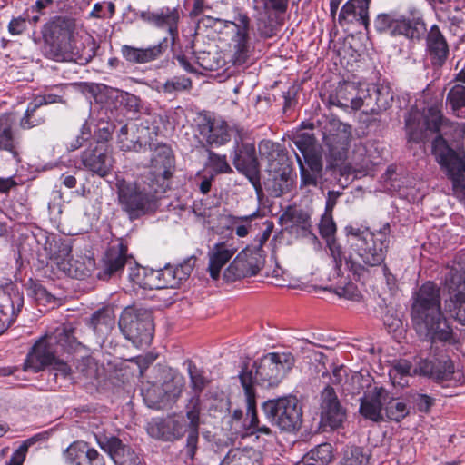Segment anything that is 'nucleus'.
I'll list each match as a JSON object with an SVG mask.
<instances>
[{"mask_svg": "<svg viewBox=\"0 0 465 465\" xmlns=\"http://www.w3.org/2000/svg\"><path fill=\"white\" fill-rule=\"evenodd\" d=\"M346 419V412L341 407L334 389L326 386L321 393V422L323 426L337 429Z\"/></svg>", "mask_w": 465, "mask_h": 465, "instance_id": "obj_18", "label": "nucleus"}, {"mask_svg": "<svg viewBox=\"0 0 465 465\" xmlns=\"http://www.w3.org/2000/svg\"><path fill=\"white\" fill-rule=\"evenodd\" d=\"M169 45L168 38L164 37L157 45L147 48V62L161 57L167 51Z\"/></svg>", "mask_w": 465, "mask_h": 465, "instance_id": "obj_59", "label": "nucleus"}, {"mask_svg": "<svg viewBox=\"0 0 465 465\" xmlns=\"http://www.w3.org/2000/svg\"><path fill=\"white\" fill-rule=\"evenodd\" d=\"M296 159L300 168L301 185L317 186L322 176V157L302 161L300 155L296 154Z\"/></svg>", "mask_w": 465, "mask_h": 465, "instance_id": "obj_38", "label": "nucleus"}, {"mask_svg": "<svg viewBox=\"0 0 465 465\" xmlns=\"http://www.w3.org/2000/svg\"><path fill=\"white\" fill-rule=\"evenodd\" d=\"M322 143L329 157L339 164L347 158L351 140V125L336 118L328 119L322 127Z\"/></svg>", "mask_w": 465, "mask_h": 465, "instance_id": "obj_10", "label": "nucleus"}, {"mask_svg": "<svg viewBox=\"0 0 465 465\" xmlns=\"http://www.w3.org/2000/svg\"><path fill=\"white\" fill-rule=\"evenodd\" d=\"M388 104V93L384 94L383 89L376 84L357 85V91L351 100V109L355 111L365 107L371 113H377L386 109Z\"/></svg>", "mask_w": 465, "mask_h": 465, "instance_id": "obj_17", "label": "nucleus"}, {"mask_svg": "<svg viewBox=\"0 0 465 465\" xmlns=\"http://www.w3.org/2000/svg\"><path fill=\"white\" fill-rule=\"evenodd\" d=\"M195 262L196 258L190 256L174 267L166 263L164 267L162 268L164 288L178 287L183 281L186 280L191 275L195 266Z\"/></svg>", "mask_w": 465, "mask_h": 465, "instance_id": "obj_33", "label": "nucleus"}, {"mask_svg": "<svg viewBox=\"0 0 465 465\" xmlns=\"http://www.w3.org/2000/svg\"><path fill=\"white\" fill-rule=\"evenodd\" d=\"M294 364V359L291 354L272 352L263 356L258 362H254L251 370H242L240 374L252 373V389L255 384L264 388L277 386L287 371Z\"/></svg>", "mask_w": 465, "mask_h": 465, "instance_id": "obj_5", "label": "nucleus"}, {"mask_svg": "<svg viewBox=\"0 0 465 465\" xmlns=\"http://www.w3.org/2000/svg\"><path fill=\"white\" fill-rule=\"evenodd\" d=\"M264 264L262 251L259 248H246L240 252L223 272V279L235 282L241 278L257 274Z\"/></svg>", "mask_w": 465, "mask_h": 465, "instance_id": "obj_12", "label": "nucleus"}, {"mask_svg": "<svg viewBox=\"0 0 465 465\" xmlns=\"http://www.w3.org/2000/svg\"><path fill=\"white\" fill-rule=\"evenodd\" d=\"M440 290L432 282L423 283L413 295L411 320L418 336L424 341H447L450 330L442 316Z\"/></svg>", "mask_w": 465, "mask_h": 465, "instance_id": "obj_2", "label": "nucleus"}, {"mask_svg": "<svg viewBox=\"0 0 465 465\" xmlns=\"http://www.w3.org/2000/svg\"><path fill=\"white\" fill-rule=\"evenodd\" d=\"M319 230L322 237L327 238L334 234L336 225L332 218V213L324 212L320 221Z\"/></svg>", "mask_w": 465, "mask_h": 465, "instance_id": "obj_53", "label": "nucleus"}, {"mask_svg": "<svg viewBox=\"0 0 465 465\" xmlns=\"http://www.w3.org/2000/svg\"><path fill=\"white\" fill-rule=\"evenodd\" d=\"M236 127H230L221 118H206L199 124L200 134L211 145H223L230 141L232 134H236ZM236 134H234L235 136Z\"/></svg>", "mask_w": 465, "mask_h": 465, "instance_id": "obj_19", "label": "nucleus"}, {"mask_svg": "<svg viewBox=\"0 0 465 465\" xmlns=\"http://www.w3.org/2000/svg\"><path fill=\"white\" fill-rule=\"evenodd\" d=\"M335 293L340 297L352 301H359L361 297L360 292L352 283H348L345 286H338L335 289Z\"/></svg>", "mask_w": 465, "mask_h": 465, "instance_id": "obj_58", "label": "nucleus"}, {"mask_svg": "<svg viewBox=\"0 0 465 465\" xmlns=\"http://www.w3.org/2000/svg\"><path fill=\"white\" fill-rule=\"evenodd\" d=\"M81 165L84 170L100 177L108 175L114 166V159L110 147L104 142H94L80 154Z\"/></svg>", "mask_w": 465, "mask_h": 465, "instance_id": "obj_13", "label": "nucleus"}, {"mask_svg": "<svg viewBox=\"0 0 465 465\" xmlns=\"http://www.w3.org/2000/svg\"><path fill=\"white\" fill-rule=\"evenodd\" d=\"M192 82L189 78L184 76L173 77L172 80L165 82L163 84L164 92L172 93L176 91L187 90L191 87Z\"/></svg>", "mask_w": 465, "mask_h": 465, "instance_id": "obj_52", "label": "nucleus"}, {"mask_svg": "<svg viewBox=\"0 0 465 465\" xmlns=\"http://www.w3.org/2000/svg\"><path fill=\"white\" fill-rule=\"evenodd\" d=\"M411 397L412 403L421 412H428L434 403V400L426 394L414 393Z\"/></svg>", "mask_w": 465, "mask_h": 465, "instance_id": "obj_57", "label": "nucleus"}, {"mask_svg": "<svg viewBox=\"0 0 465 465\" xmlns=\"http://www.w3.org/2000/svg\"><path fill=\"white\" fill-rule=\"evenodd\" d=\"M23 304L24 298L18 291H0V334L15 322Z\"/></svg>", "mask_w": 465, "mask_h": 465, "instance_id": "obj_21", "label": "nucleus"}, {"mask_svg": "<svg viewBox=\"0 0 465 465\" xmlns=\"http://www.w3.org/2000/svg\"><path fill=\"white\" fill-rule=\"evenodd\" d=\"M118 199L122 209L131 220L137 219L145 213V194L136 183H120Z\"/></svg>", "mask_w": 465, "mask_h": 465, "instance_id": "obj_16", "label": "nucleus"}, {"mask_svg": "<svg viewBox=\"0 0 465 465\" xmlns=\"http://www.w3.org/2000/svg\"><path fill=\"white\" fill-rule=\"evenodd\" d=\"M262 411L270 422L281 430L293 432L302 423V409L295 396H283L264 401Z\"/></svg>", "mask_w": 465, "mask_h": 465, "instance_id": "obj_7", "label": "nucleus"}, {"mask_svg": "<svg viewBox=\"0 0 465 465\" xmlns=\"http://www.w3.org/2000/svg\"><path fill=\"white\" fill-rule=\"evenodd\" d=\"M409 143H426L429 134L437 133L431 142V153L447 172L455 190H465V125L443 124L440 106L431 105L423 112L412 108L405 118Z\"/></svg>", "mask_w": 465, "mask_h": 465, "instance_id": "obj_1", "label": "nucleus"}, {"mask_svg": "<svg viewBox=\"0 0 465 465\" xmlns=\"http://www.w3.org/2000/svg\"><path fill=\"white\" fill-rule=\"evenodd\" d=\"M357 91V84L354 83H344L340 85L334 95L330 96V104L341 108H351V100Z\"/></svg>", "mask_w": 465, "mask_h": 465, "instance_id": "obj_44", "label": "nucleus"}, {"mask_svg": "<svg viewBox=\"0 0 465 465\" xmlns=\"http://www.w3.org/2000/svg\"><path fill=\"white\" fill-rule=\"evenodd\" d=\"M345 232L351 249L345 262L350 271L361 276L369 267L382 263L389 246V224L377 232H371L369 228L348 225L345 227Z\"/></svg>", "mask_w": 465, "mask_h": 465, "instance_id": "obj_3", "label": "nucleus"}, {"mask_svg": "<svg viewBox=\"0 0 465 465\" xmlns=\"http://www.w3.org/2000/svg\"><path fill=\"white\" fill-rule=\"evenodd\" d=\"M41 438V435H35L28 440H26L12 455L11 460L7 465H22L26 452L28 450V447L34 444Z\"/></svg>", "mask_w": 465, "mask_h": 465, "instance_id": "obj_51", "label": "nucleus"}, {"mask_svg": "<svg viewBox=\"0 0 465 465\" xmlns=\"http://www.w3.org/2000/svg\"><path fill=\"white\" fill-rule=\"evenodd\" d=\"M374 27L379 33L404 36L412 41H420L427 32L421 17L406 16L393 12L379 14L374 20Z\"/></svg>", "mask_w": 465, "mask_h": 465, "instance_id": "obj_8", "label": "nucleus"}, {"mask_svg": "<svg viewBox=\"0 0 465 465\" xmlns=\"http://www.w3.org/2000/svg\"><path fill=\"white\" fill-rule=\"evenodd\" d=\"M414 372L428 376L436 381H449L454 373V364L448 357L436 361L420 360Z\"/></svg>", "mask_w": 465, "mask_h": 465, "instance_id": "obj_28", "label": "nucleus"}, {"mask_svg": "<svg viewBox=\"0 0 465 465\" xmlns=\"http://www.w3.org/2000/svg\"><path fill=\"white\" fill-rule=\"evenodd\" d=\"M332 460V447L322 443L307 453L296 465H328Z\"/></svg>", "mask_w": 465, "mask_h": 465, "instance_id": "obj_41", "label": "nucleus"}, {"mask_svg": "<svg viewBox=\"0 0 465 465\" xmlns=\"http://www.w3.org/2000/svg\"><path fill=\"white\" fill-rule=\"evenodd\" d=\"M200 65L209 71H215L220 69L223 65V61L220 58H216L214 54L211 53H203L202 56L198 57Z\"/></svg>", "mask_w": 465, "mask_h": 465, "instance_id": "obj_54", "label": "nucleus"}, {"mask_svg": "<svg viewBox=\"0 0 465 465\" xmlns=\"http://www.w3.org/2000/svg\"><path fill=\"white\" fill-rule=\"evenodd\" d=\"M57 251L51 253L60 271L71 278L80 279L86 275L85 270L78 261L71 256L72 248L68 243L55 242Z\"/></svg>", "mask_w": 465, "mask_h": 465, "instance_id": "obj_25", "label": "nucleus"}, {"mask_svg": "<svg viewBox=\"0 0 465 465\" xmlns=\"http://www.w3.org/2000/svg\"><path fill=\"white\" fill-rule=\"evenodd\" d=\"M179 12L177 8L163 7L156 12L147 15V21L157 27L166 28L171 36L172 44L177 35L179 22Z\"/></svg>", "mask_w": 465, "mask_h": 465, "instance_id": "obj_36", "label": "nucleus"}, {"mask_svg": "<svg viewBox=\"0 0 465 465\" xmlns=\"http://www.w3.org/2000/svg\"><path fill=\"white\" fill-rule=\"evenodd\" d=\"M371 0H349L341 7L338 21L341 25H362L368 29L370 25L369 7Z\"/></svg>", "mask_w": 465, "mask_h": 465, "instance_id": "obj_24", "label": "nucleus"}, {"mask_svg": "<svg viewBox=\"0 0 465 465\" xmlns=\"http://www.w3.org/2000/svg\"><path fill=\"white\" fill-rule=\"evenodd\" d=\"M94 361L92 358H84L78 363L77 369L87 378L94 375Z\"/></svg>", "mask_w": 465, "mask_h": 465, "instance_id": "obj_63", "label": "nucleus"}, {"mask_svg": "<svg viewBox=\"0 0 465 465\" xmlns=\"http://www.w3.org/2000/svg\"><path fill=\"white\" fill-rule=\"evenodd\" d=\"M342 465H369V455L360 447L347 448Z\"/></svg>", "mask_w": 465, "mask_h": 465, "instance_id": "obj_49", "label": "nucleus"}, {"mask_svg": "<svg viewBox=\"0 0 465 465\" xmlns=\"http://www.w3.org/2000/svg\"><path fill=\"white\" fill-rule=\"evenodd\" d=\"M294 145L301 152L303 160H311L314 158H322V152L316 143V139L312 134L301 133L292 138Z\"/></svg>", "mask_w": 465, "mask_h": 465, "instance_id": "obj_40", "label": "nucleus"}, {"mask_svg": "<svg viewBox=\"0 0 465 465\" xmlns=\"http://www.w3.org/2000/svg\"><path fill=\"white\" fill-rule=\"evenodd\" d=\"M98 445L108 453L115 465H142L135 452L117 437L98 440Z\"/></svg>", "mask_w": 465, "mask_h": 465, "instance_id": "obj_20", "label": "nucleus"}, {"mask_svg": "<svg viewBox=\"0 0 465 465\" xmlns=\"http://www.w3.org/2000/svg\"><path fill=\"white\" fill-rule=\"evenodd\" d=\"M187 419L189 420V424L187 430V452L190 458H193L196 449H197V441H198V427H199V411L195 408L189 411L186 414Z\"/></svg>", "mask_w": 465, "mask_h": 465, "instance_id": "obj_43", "label": "nucleus"}, {"mask_svg": "<svg viewBox=\"0 0 465 465\" xmlns=\"http://www.w3.org/2000/svg\"><path fill=\"white\" fill-rule=\"evenodd\" d=\"M411 363L407 360H395L389 371V376L394 385L405 386L407 378L411 375Z\"/></svg>", "mask_w": 465, "mask_h": 465, "instance_id": "obj_45", "label": "nucleus"}, {"mask_svg": "<svg viewBox=\"0 0 465 465\" xmlns=\"http://www.w3.org/2000/svg\"><path fill=\"white\" fill-rule=\"evenodd\" d=\"M26 30V18L18 16L13 18L8 24V32L13 35H18Z\"/></svg>", "mask_w": 465, "mask_h": 465, "instance_id": "obj_61", "label": "nucleus"}, {"mask_svg": "<svg viewBox=\"0 0 465 465\" xmlns=\"http://www.w3.org/2000/svg\"><path fill=\"white\" fill-rule=\"evenodd\" d=\"M280 223L286 229L309 232L312 227L311 214L302 209L288 207L280 217Z\"/></svg>", "mask_w": 465, "mask_h": 465, "instance_id": "obj_37", "label": "nucleus"}, {"mask_svg": "<svg viewBox=\"0 0 465 465\" xmlns=\"http://www.w3.org/2000/svg\"><path fill=\"white\" fill-rule=\"evenodd\" d=\"M77 465H105L104 457L95 450L92 449L87 451V460L83 464Z\"/></svg>", "mask_w": 465, "mask_h": 465, "instance_id": "obj_64", "label": "nucleus"}, {"mask_svg": "<svg viewBox=\"0 0 465 465\" xmlns=\"http://www.w3.org/2000/svg\"><path fill=\"white\" fill-rule=\"evenodd\" d=\"M121 54L127 63L143 64L145 63V49L137 48L133 45H124L121 47Z\"/></svg>", "mask_w": 465, "mask_h": 465, "instance_id": "obj_50", "label": "nucleus"}, {"mask_svg": "<svg viewBox=\"0 0 465 465\" xmlns=\"http://www.w3.org/2000/svg\"><path fill=\"white\" fill-rule=\"evenodd\" d=\"M150 183H147V210L150 208L149 202L157 200L166 192L168 179L174 170V157L171 148L164 143L157 144L151 154L149 165Z\"/></svg>", "mask_w": 465, "mask_h": 465, "instance_id": "obj_6", "label": "nucleus"}, {"mask_svg": "<svg viewBox=\"0 0 465 465\" xmlns=\"http://www.w3.org/2000/svg\"><path fill=\"white\" fill-rule=\"evenodd\" d=\"M389 399V392L383 388H376L373 393L361 399V414L372 421L383 419L382 409L385 408V400Z\"/></svg>", "mask_w": 465, "mask_h": 465, "instance_id": "obj_32", "label": "nucleus"}, {"mask_svg": "<svg viewBox=\"0 0 465 465\" xmlns=\"http://www.w3.org/2000/svg\"><path fill=\"white\" fill-rule=\"evenodd\" d=\"M203 22L214 26L220 41H230L232 52L231 60L234 65H242L247 62L251 51V20L246 14L239 13L234 15L233 20L213 19L207 16Z\"/></svg>", "mask_w": 465, "mask_h": 465, "instance_id": "obj_4", "label": "nucleus"}, {"mask_svg": "<svg viewBox=\"0 0 465 465\" xmlns=\"http://www.w3.org/2000/svg\"><path fill=\"white\" fill-rule=\"evenodd\" d=\"M385 412L388 419L400 421L409 414L407 405L389 395V399L385 400Z\"/></svg>", "mask_w": 465, "mask_h": 465, "instance_id": "obj_48", "label": "nucleus"}, {"mask_svg": "<svg viewBox=\"0 0 465 465\" xmlns=\"http://www.w3.org/2000/svg\"><path fill=\"white\" fill-rule=\"evenodd\" d=\"M160 378L153 381V388L147 389V400L149 407L161 409L173 402L180 395L181 387L171 389L172 383L167 381L170 376L169 370L165 366L158 365Z\"/></svg>", "mask_w": 465, "mask_h": 465, "instance_id": "obj_15", "label": "nucleus"}, {"mask_svg": "<svg viewBox=\"0 0 465 465\" xmlns=\"http://www.w3.org/2000/svg\"><path fill=\"white\" fill-rule=\"evenodd\" d=\"M445 282L450 292V298L445 302V310L465 326V252L457 255L446 274Z\"/></svg>", "mask_w": 465, "mask_h": 465, "instance_id": "obj_9", "label": "nucleus"}, {"mask_svg": "<svg viewBox=\"0 0 465 465\" xmlns=\"http://www.w3.org/2000/svg\"><path fill=\"white\" fill-rule=\"evenodd\" d=\"M46 114L41 110V100H32L20 121L24 129H30L41 125L45 122Z\"/></svg>", "mask_w": 465, "mask_h": 465, "instance_id": "obj_42", "label": "nucleus"}, {"mask_svg": "<svg viewBox=\"0 0 465 465\" xmlns=\"http://www.w3.org/2000/svg\"><path fill=\"white\" fill-rule=\"evenodd\" d=\"M427 54L434 67L442 66L449 55V45L438 25L430 27L426 37Z\"/></svg>", "mask_w": 465, "mask_h": 465, "instance_id": "obj_27", "label": "nucleus"}, {"mask_svg": "<svg viewBox=\"0 0 465 465\" xmlns=\"http://www.w3.org/2000/svg\"><path fill=\"white\" fill-rule=\"evenodd\" d=\"M145 311L133 307L125 308L119 320V327L130 340L143 341L145 335Z\"/></svg>", "mask_w": 465, "mask_h": 465, "instance_id": "obj_22", "label": "nucleus"}, {"mask_svg": "<svg viewBox=\"0 0 465 465\" xmlns=\"http://www.w3.org/2000/svg\"><path fill=\"white\" fill-rule=\"evenodd\" d=\"M15 124V119L13 114L0 115V150L10 153L14 159L19 160L21 139L13 130Z\"/></svg>", "mask_w": 465, "mask_h": 465, "instance_id": "obj_26", "label": "nucleus"}, {"mask_svg": "<svg viewBox=\"0 0 465 465\" xmlns=\"http://www.w3.org/2000/svg\"><path fill=\"white\" fill-rule=\"evenodd\" d=\"M87 443L82 440H75L72 442L62 453V458L67 465L83 464L79 459L85 454L87 460V451L92 450Z\"/></svg>", "mask_w": 465, "mask_h": 465, "instance_id": "obj_46", "label": "nucleus"}, {"mask_svg": "<svg viewBox=\"0 0 465 465\" xmlns=\"http://www.w3.org/2000/svg\"><path fill=\"white\" fill-rule=\"evenodd\" d=\"M188 371L193 389L196 391H201L207 383V380L203 376V371L192 364L189 365Z\"/></svg>", "mask_w": 465, "mask_h": 465, "instance_id": "obj_55", "label": "nucleus"}, {"mask_svg": "<svg viewBox=\"0 0 465 465\" xmlns=\"http://www.w3.org/2000/svg\"><path fill=\"white\" fill-rule=\"evenodd\" d=\"M232 163L236 170L243 173L254 183L258 179L259 161L253 143H243L240 130H236L234 136V155Z\"/></svg>", "mask_w": 465, "mask_h": 465, "instance_id": "obj_14", "label": "nucleus"}, {"mask_svg": "<svg viewBox=\"0 0 465 465\" xmlns=\"http://www.w3.org/2000/svg\"><path fill=\"white\" fill-rule=\"evenodd\" d=\"M55 357L50 345L44 341H38L33 347L25 362V369H33L35 372L47 366H54Z\"/></svg>", "mask_w": 465, "mask_h": 465, "instance_id": "obj_35", "label": "nucleus"}, {"mask_svg": "<svg viewBox=\"0 0 465 465\" xmlns=\"http://www.w3.org/2000/svg\"><path fill=\"white\" fill-rule=\"evenodd\" d=\"M163 272L161 269H151L147 272V287L150 289H163Z\"/></svg>", "mask_w": 465, "mask_h": 465, "instance_id": "obj_60", "label": "nucleus"}, {"mask_svg": "<svg viewBox=\"0 0 465 465\" xmlns=\"http://www.w3.org/2000/svg\"><path fill=\"white\" fill-rule=\"evenodd\" d=\"M211 161L216 171L219 173H230L232 172V168L230 167L229 163H227L226 156L225 155H218L215 153H211Z\"/></svg>", "mask_w": 465, "mask_h": 465, "instance_id": "obj_62", "label": "nucleus"}, {"mask_svg": "<svg viewBox=\"0 0 465 465\" xmlns=\"http://www.w3.org/2000/svg\"><path fill=\"white\" fill-rule=\"evenodd\" d=\"M188 425L183 417H170L160 420L154 425L151 424L147 429L153 436L164 440L180 439L187 430Z\"/></svg>", "mask_w": 465, "mask_h": 465, "instance_id": "obj_31", "label": "nucleus"}, {"mask_svg": "<svg viewBox=\"0 0 465 465\" xmlns=\"http://www.w3.org/2000/svg\"><path fill=\"white\" fill-rule=\"evenodd\" d=\"M236 249L226 242L214 244L208 252V268L207 271L213 280H218L222 268L234 255Z\"/></svg>", "mask_w": 465, "mask_h": 465, "instance_id": "obj_34", "label": "nucleus"}, {"mask_svg": "<svg viewBox=\"0 0 465 465\" xmlns=\"http://www.w3.org/2000/svg\"><path fill=\"white\" fill-rule=\"evenodd\" d=\"M90 323L95 332H104L112 328L114 320L109 310L102 309L92 315Z\"/></svg>", "mask_w": 465, "mask_h": 465, "instance_id": "obj_47", "label": "nucleus"}, {"mask_svg": "<svg viewBox=\"0 0 465 465\" xmlns=\"http://www.w3.org/2000/svg\"><path fill=\"white\" fill-rule=\"evenodd\" d=\"M75 30V20L69 16H55L45 25L43 37L46 44L56 50L55 57L71 48Z\"/></svg>", "mask_w": 465, "mask_h": 465, "instance_id": "obj_11", "label": "nucleus"}, {"mask_svg": "<svg viewBox=\"0 0 465 465\" xmlns=\"http://www.w3.org/2000/svg\"><path fill=\"white\" fill-rule=\"evenodd\" d=\"M252 379V373H244L242 375V386L244 390L247 404L246 415L249 417V424H244V427L248 430H252L251 433H256L257 437H259L260 434L272 436V431L268 426L259 425L256 411L255 391L252 389L251 386Z\"/></svg>", "mask_w": 465, "mask_h": 465, "instance_id": "obj_23", "label": "nucleus"}, {"mask_svg": "<svg viewBox=\"0 0 465 465\" xmlns=\"http://www.w3.org/2000/svg\"><path fill=\"white\" fill-rule=\"evenodd\" d=\"M145 137V125L141 123L130 122L120 128L117 143L122 151L140 152Z\"/></svg>", "mask_w": 465, "mask_h": 465, "instance_id": "obj_29", "label": "nucleus"}, {"mask_svg": "<svg viewBox=\"0 0 465 465\" xmlns=\"http://www.w3.org/2000/svg\"><path fill=\"white\" fill-rule=\"evenodd\" d=\"M456 80L462 84H455L447 94V104L460 115L465 113V69H462L456 76Z\"/></svg>", "mask_w": 465, "mask_h": 465, "instance_id": "obj_39", "label": "nucleus"}, {"mask_svg": "<svg viewBox=\"0 0 465 465\" xmlns=\"http://www.w3.org/2000/svg\"><path fill=\"white\" fill-rule=\"evenodd\" d=\"M126 260L127 246L123 242L111 245L104 254V269L99 272V278L108 280L124 269Z\"/></svg>", "mask_w": 465, "mask_h": 465, "instance_id": "obj_30", "label": "nucleus"}, {"mask_svg": "<svg viewBox=\"0 0 465 465\" xmlns=\"http://www.w3.org/2000/svg\"><path fill=\"white\" fill-rule=\"evenodd\" d=\"M57 342L66 348H74L76 344V339L74 336V329L72 327H63L61 331L57 332Z\"/></svg>", "mask_w": 465, "mask_h": 465, "instance_id": "obj_56", "label": "nucleus"}]
</instances>
